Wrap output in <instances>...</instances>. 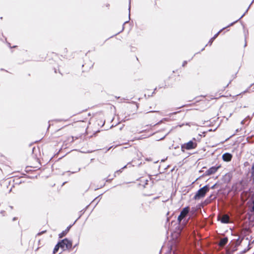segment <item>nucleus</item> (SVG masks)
Wrapping results in <instances>:
<instances>
[{
	"label": "nucleus",
	"instance_id": "f257e3e1",
	"mask_svg": "<svg viewBox=\"0 0 254 254\" xmlns=\"http://www.w3.org/2000/svg\"><path fill=\"white\" fill-rule=\"evenodd\" d=\"M190 211V208L189 206H186L182 209L180 214L177 218V221L179 225L181 224V222L183 220H184L183 223H184L185 224L188 223L189 218L187 219L186 217L188 216Z\"/></svg>",
	"mask_w": 254,
	"mask_h": 254
},
{
	"label": "nucleus",
	"instance_id": "f03ea898",
	"mask_svg": "<svg viewBox=\"0 0 254 254\" xmlns=\"http://www.w3.org/2000/svg\"><path fill=\"white\" fill-rule=\"evenodd\" d=\"M210 186L208 184L205 185L203 187L200 188L196 192L193 196V199L198 200L203 198L206 193L209 191Z\"/></svg>",
	"mask_w": 254,
	"mask_h": 254
},
{
	"label": "nucleus",
	"instance_id": "7ed1b4c3",
	"mask_svg": "<svg viewBox=\"0 0 254 254\" xmlns=\"http://www.w3.org/2000/svg\"><path fill=\"white\" fill-rule=\"evenodd\" d=\"M60 243L59 245L63 251L66 250H70L72 249V242L71 240H69L67 238H64L63 240H60L58 242Z\"/></svg>",
	"mask_w": 254,
	"mask_h": 254
},
{
	"label": "nucleus",
	"instance_id": "20e7f679",
	"mask_svg": "<svg viewBox=\"0 0 254 254\" xmlns=\"http://www.w3.org/2000/svg\"><path fill=\"white\" fill-rule=\"evenodd\" d=\"M221 165L218 166H213L210 167L207 170L205 171V172L202 174L201 176H199L198 178L196 179V180L199 179V178L203 177L204 176H210L214 174L218 170L219 168H220Z\"/></svg>",
	"mask_w": 254,
	"mask_h": 254
},
{
	"label": "nucleus",
	"instance_id": "39448f33",
	"mask_svg": "<svg viewBox=\"0 0 254 254\" xmlns=\"http://www.w3.org/2000/svg\"><path fill=\"white\" fill-rule=\"evenodd\" d=\"M193 140L195 141L196 139L193 138L192 140L183 144L182 148H186V149L188 150L195 149L197 147V144L195 142L193 141Z\"/></svg>",
	"mask_w": 254,
	"mask_h": 254
},
{
	"label": "nucleus",
	"instance_id": "423d86ee",
	"mask_svg": "<svg viewBox=\"0 0 254 254\" xmlns=\"http://www.w3.org/2000/svg\"><path fill=\"white\" fill-rule=\"evenodd\" d=\"M217 220L218 221H220V222L223 224L230 223V217L229 215L227 214H225L222 216H218Z\"/></svg>",
	"mask_w": 254,
	"mask_h": 254
},
{
	"label": "nucleus",
	"instance_id": "0eeeda50",
	"mask_svg": "<svg viewBox=\"0 0 254 254\" xmlns=\"http://www.w3.org/2000/svg\"><path fill=\"white\" fill-rule=\"evenodd\" d=\"M233 157V155L231 153L229 152H226L222 155V158L225 162H230Z\"/></svg>",
	"mask_w": 254,
	"mask_h": 254
},
{
	"label": "nucleus",
	"instance_id": "6e6552de",
	"mask_svg": "<svg viewBox=\"0 0 254 254\" xmlns=\"http://www.w3.org/2000/svg\"><path fill=\"white\" fill-rule=\"evenodd\" d=\"M229 25H228L226 27H223V28H222L221 29H220L217 33H216L214 36L213 37H212L210 40L209 41H208V43L207 44H206L205 45V47L207 46L208 45H209V46H211L213 42V41L217 37L218 35L219 34V33L224 29L226 28L227 27H228Z\"/></svg>",
	"mask_w": 254,
	"mask_h": 254
},
{
	"label": "nucleus",
	"instance_id": "1a4fd4ad",
	"mask_svg": "<svg viewBox=\"0 0 254 254\" xmlns=\"http://www.w3.org/2000/svg\"><path fill=\"white\" fill-rule=\"evenodd\" d=\"M74 224L73 223L72 224L69 225L68 226H67V228L64 231H63L60 234H59V238L61 239L64 237L69 232L72 226Z\"/></svg>",
	"mask_w": 254,
	"mask_h": 254
},
{
	"label": "nucleus",
	"instance_id": "9d476101",
	"mask_svg": "<svg viewBox=\"0 0 254 254\" xmlns=\"http://www.w3.org/2000/svg\"><path fill=\"white\" fill-rule=\"evenodd\" d=\"M254 0H253L251 2V3H250V4L249 5V7H248V8L246 9V11L244 12V13L237 20H236V21L231 23L228 26H232L234 24H235V23L237 22L238 21H239L243 16H244V15L247 13V12L248 11L251 5L252 4V3L254 2Z\"/></svg>",
	"mask_w": 254,
	"mask_h": 254
},
{
	"label": "nucleus",
	"instance_id": "9b49d317",
	"mask_svg": "<svg viewBox=\"0 0 254 254\" xmlns=\"http://www.w3.org/2000/svg\"><path fill=\"white\" fill-rule=\"evenodd\" d=\"M228 242V239L227 237H225L221 240V241L219 243V245L224 246L227 244Z\"/></svg>",
	"mask_w": 254,
	"mask_h": 254
},
{
	"label": "nucleus",
	"instance_id": "f8f14e48",
	"mask_svg": "<svg viewBox=\"0 0 254 254\" xmlns=\"http://www.w3.org/2000/svg\"><path fill=\"white\" fill-rule=\"evenodd\" d=\"M251 232V230L249 228H246L245 229V232L243 234V235L240 238L244 237V239H245V237L248 235L249 233Z\"/></svg>",
	"mask_w": 254,
	"mask_h": 254
},
{
	"label": "nucleus",
	"instance_id": "ddd939ff",
	"mask_svg": "<svg viewBox=\"0 0 254 254\" xmlns=\"http://www.w3.org/2000/svg\"><path fill=\"white\" fill-rule=\"evenodd\" d=\"M88 207V206H87L85 208L81 210L80 212H79V215L78 216V217L75 220V221L74 222L73 224H75V222H76V221L79 219L81 217V216L84 213V212H85L86 211V209L87 208V207Z\"/></svg>",
	"mask_w": 254,
	"mask_h": 254
},
{
	"label": "nucleus",
	"instance_id": "4468645a",
	"mask_svg": "<svg viewBox=\"0 0 254 254\" xmlns=\"http://www.w3.org/2000/svg\"><path fill=\"white\" fill-rule=\"evenodd\" d=\"M60 243H57L56 246H55V248H54V250H53V254H56L58 252V250H59L60 248H61V247L59 245Z\"/></svg>",
	"mask_w": 254,
	"mask_h": 254
},
{
	"label": "nucleus",
	"instance_id": "2eb2a0df",
	"mask_svg": "<svg viewBox=\"0 0 254 254\" xmlns=\"http://www.w3.org/2000/svg\"><path fill=\"white\" fill-rule=\"evenodd\" d=\"M231 177L230 174H226L224 176V181L229 182L231 181Z\"/></svg>",
	"mask_w": 254,
	"mask_h": 254
},
{
	"label": "nucleus",
	"instance_id": "dca6fc26",
	"mask_svg": "<svg viewBox=\"0 0 254 254\" xmlns=\"http://www.w3.org/2000/svg\"><path fill=\"white\" fill-rule=\"evenodd\" d=\"M244 240V237L240 238V237L237 239V243L236 247L240 246L242 243L243 240Z\"/></svg>",
	"mask_w": 254,
	"mask_h": 254
},
{
	"label": "nucleus",
	"instance_id": "f3484780",
	"mask_svg": "<svg viewBox=\"0 0 254 254\" xmlns=\"http://www.w3.org/2000/svg\"><path fill=\"white\" fill-rule=\"evenodd\" d=\"M251 249V247L250 246V243L249 244L247 248L245 249H244L242 252L241 253L242 254H244V253H246L247 252H248L249 250H250Z\"/></svg>",
	"mask_w": 254,
	"mask_h": 254
},
{
	"label": "nucleus",
	"instance_id": "a211bd4d",
	"mask_svg": "<svg viewBox=\"0 0 254 254\" xmlns=\"http://www.w3.org/2000/svg\"><path fill=\"white\" fill-rule=\"evenodd\" d=\"M140 181L141 182H144V187H145V185H147L148 184V181L147 180H144L143 179H141V180H140Z\"/></svg>",
	"mask_w": 254,
	"mask_h": 254
},
{
	"label": "nucleus",
	"instance_id": "6ab92c4d",
	"mask_svg": "<svg viewBox=\"0 0 254 254\" xmlns=\"http://www.w3.org/2000/svg\"><path fill=\"white\" fill-rule=\"evenodd\" d=\"M128 19H130V0L129 1V5H128Z\"/></svg>",
	"mask_w": 254,
	"mask_h": 254
},
{
	"label": "nucleus",
	"instance_id": "aec40b11",
	"mask_svg": "<svg viewBox=\"0 0 254 254\" xmlns=\"http://www.w3.org/2000/svg\"><path fill=\"white\" fill-rule=\"evenodd\" d=\"M128 22V21H126L125 22H124V24H123V25H124L125 24H126ZM124 30V26H123V28H122V29L121 31L118 32L117 33H116V34H115L114 35L116 36L117 35H118V34H119L120 33H121V32H122L123 30Z\"/></svg>",
	"mask_w": 254,
	"mask_h": 254
},
{
	"label": "nucleus",
	"instance_id": "412c9836",
	"mask_svg": "<svg viewBox=\"0 0 254 254\" xmlns=\"http://www.w3.org/2000/svg\"><path fill=\"white\" fill-rule=\"evenodd\" d=\"M218 186L217 183H215L213 186H212L211 187H210V189H215L217 188V187Z\"/></svg>",
	"mask_w": 254,
	"mask_h": 254
},
{
	"label": "nucleus",
	"instance_id": "4be33fe9",
	"mask_svg": "<svg viewBox=\"0 0 254 254\" xmlns=\"http://www.w3.org/2000/svg\"><path fill=\"white\" fill-rule=\"evenodd\" d=\"M80 170H81V168H78V169H77V170L76 171H72V172H70V173H71V174H74V173H76V172H78L80 171ZM67 172H70V171H67Z\"/></svg>",
	"mask_w": 254,
	"mask_h": 254
},
{
	"label": "nucleus",
	"instance_id": "5701e85b",
	"mask_svg": "<svg viewBox=\"0 0 254 254\" xmlns=\"http://www.w3.org/2000/svg\"><path fill=\"white\" fill-rule=\"evenodd\" d=\"M46 232H47V231H46V230L42 231H41V232H39V233L37 234V236H40V235H42V234H43L45 233Z\"/></svg>",
	"mask_w": 254,
	"mask_h": 254
},
{
	"label": "nucleus",
	"instance_id": "b1692460",
	"mask_svg": "<svg viewBox=\"0 0 254 254\" xmlns=\"http://www.w3.org/2000/svg\"><path fill=\"white\" fill-rule=\"evenodd\" d=\"M209 198L211 199H213L216 198V196L214 195L213 194H211L209 196Z\"/></svg>",
	"mask_w": 254,
	"mask_h": 254
},
{
	"label": "nucleus",
	"instance_id": "393cba45",
	"mask_svg": "<svg viewBox=\"0 0 254 254\" xmlns=\"http://www.w3.org/2000/svg\"><path fill=\"white\" fill-rule=\"evenodd\" d=\"M25 171H26L27 173H29V172H30V171H31V169H30V167H27L26 168Z\"/></svg>",
	"mask_w": 254,
	"mask_h": 254
},
{
	"label": "nucleus",
	"instance_id": "a878e982",
	"mask_svg": "<svg viewBox=\"0 0 254 254\" xmlns=\"http://www.w3.org/2000/svg\"><path fill=\"white\" fill-rule=\"evenodd\" d=\"M123 171V169L121 168L117 171H116V173H118V174H119L120 173H122Z\"/></svg>",
	"mask_w": 254,
	"mask_h": 254
},
{
	"label": "nucleus",
	"instance_id": "bb28decb",
	"mask_svg": "<svg viewBox=\"0 0 254 254\" xmlns=\"http://www.w3.org/2000/svg\"><path fill=\"white\" fill-rule=\"evenodd\" d=\"M251 211H252V212L254 211V200L253 201V206L252 207Z\"/></svg>",
	"mask_w": 254,
	"mask_h": 254
},
{
	"label": "nucleus",
	"instance_id": "cd10ccee",
	"mask_svg": "<svg viewBox=\"0 0 254 254\" xmlns=\"http://www.w3.org/2000/svg\"><path fill=\"white\" fill-rule=\"evenodd\" d=\"M156 90H157V88H155L154 89V91H153V92L152 93V94H151L150 95H148V96H149V97H150V96H153V95L154 94H155V91H156Z\"/></svg>",
	"mask_w": 254,
	"mask_h": 254
},
{
	"label": "nucleus",
	"instance_id": "c85d7f7f",
	"mask_svg": "<svg viewBox=\"0 0 254 254\" xmlns=\"http://www.w3.org/2000/svg\"><path fill=\"white\" fill-rule=\"evenodd\" d=\"M168 134V133H167V134L165 135H164V136H163V137H161V138H160L159 139H157V140H163V139H164L165 138V137L166 136V135H167Z\"/></svg>",
	"mask_w": 254,
	"mask_h": 254
},
{
	"label": "nucleus",
	"instance_id": "c756f323",
	"mask_svg": "<svg viewBox=\"0 0 254 254\" xmlns=\"http://www.w3.org/2000/svg\"><path fill=\"white\" fill-rule=\"evenodd\" d=\"M187 64V61H184V62H183V63L182 66H186V65Z\"/></svg>",
	"mask_w": 254,
	"mask_h": 254
},
{
	"label": "nucleus",
	"instance_id": "7c9ffc66",
	"mask_svg": "<svg viewBox=\"0 0 254 254\" xmlns=\"http://www.w3.org/2000/svg\"><path fill=\"white\" fill-rule=\"evenodd\" d=\"M245 45H244V47H246L247 46V42H246V33H245Z\"/></svg>",
	"mask_w": 254,
	"mask_h": 254
},
{
	"label": "nucleus",
	"instance_id": "2f4dec72",
	"mask_svg": "<svg viewBox=\"0 0 254 254\" xmlns=\"http://www.w3.org/2000/svg\"><path fill=\"white\" fill-rule=\"evenodd\" d=\"M246 121H247V120H251V118L249 116H248L247 117H246L245 119H244Z\"/></svg>",
	"mask_w": 254,
	"mask_h": 254
},
{
	"label": "nucleus",
	"instance_id": "473e14b6",
	"mask_svg": "<svg viewBox=\"0 0 254 254\" xmlns=\"http://www.w3.org/2000/svg\"><path fill=\"white\" fill-rule=\"evenodd\" d=\"M180 112H181L180 111H177V112H173L172 113H171L170 114L171 115H175V114H177L178 113H180Z\"/></svg>",
	"mask_w": 254,
	"mask_h": 254
},
{
	"label": "nucleus",
	"instance_id": "72a5a7b5",
	"mask_svg": "<svg viewBox=\"0 0 254 254\" xmlns=\"http://www.w3.org/2000/svg\"><path fill=\"white\" fill-rule=\"evenodd\" d=\"M113 179V178L107 179L106 181L107 182H110Z\"/></svg>",
	"mask_w": 254,
	"mask_h": 254
},
{
	"label": "nucleus",
	"instance_id": "f704fd0d",
	"mask_svg": "<svg viewBox=\"0 0 254 254\" xmlns=\"http://www.w3.org/2000/svg\"><path fill=\"white\" fill-rule=\"evenodd\" d=\"M185 150H186V148H184V147H183V148H182V145H181V150H182V151H183V152H185Z\"/></svg>",
	"mask_w": 254,
	"mask_h": 254
},
{
	"label": "nucleus",
	"instance_id": "c9c22d12",
	"mask_svg": "<svg viewBox=\"0 0 254 254\" xmlns=\"http://www.w3.org/2000/svg\"><path fill=\"white\" fill-rule=\"evenodd\" d=\"M235 135V133L233 134L232 135H231L230 137H228L227 138H226L225 139V141H227L230 138H231V137H232L233 136H234Z\"/></svg>",
	"mask_w": 254,
	"mask_h": 254
},
{
	"label": "nucleus",
	"instance_id": "e433bc0d",
	"mask_svg": "<svg viewBox=\"0 0 254 254\" xmlns=\"http://www.w3.org/2000/svg\"><path fill=\"white\" fill-rule=\"evenodd\" d=\"M246 121L245 119H244L243 120H242V121H241V124H242V125H243V124H245V122Z\"/></svg>",
	"mask_w": 254,
	"mask_h": 254
},
{
	"label": "nucleus",
	"instance_id": "4c0bfd02",
	"mask_svg": "<svg viewBox=\"0 0 254 254\" xmlns=\"http://www.w3.org/2000/svg\"><path fill=\"white\" fill-rule=\"evenodd\" d=\"M128 120H129V119L127 117H125L124 119V121H127Z\"/></svg>",
	"mask_w": 254,
	"mask_h": 254
},
{
	"label": "nucleus",
	"instance_id": "58836bf2",
	"mask_svg": "<svg viewBox=\"0 0 254 254\" xmlns=\"http://www.w3.org/2000/svg\"><path fill=\"white\" fill-rule=\"evenodd\" d=\"M207 132V131H203L202 134H203V137L205 136V134Z\"/></svg>",
	"mask_w": 254,
	"mask_h": 254
},
{
	"label": "nucleus",
	"instance_id": "ea45409f",
	"mask_svg": "<svg viewBox=\"0 0 254 254\" xmlns=\"http://www.w3.org/2000/svg\"><path fill=\"white\" fill-rule=\"evenodd\" d=\"M102 194H101L100 195H99V196H98L97 197H96V198L94 199V200H95L96 199H97L100 196H101Z\"/></svg>",
	"mask_w": 254,
	"mask_h": 254
},
{
	"label": "nucleus",
	"instance_id": "a19ab883",
	"mask_svg": "<svg viewBox=\"0 0 254 254\" xmlns=\"http://www.w3.org/2000/svg\"><path fill=\"white\" fill-rule=\"evenodd\" d=\"M240 129H241V128H240V129H239V128L237 129L236 130V132H239V130H240Z\"/></svg>",
	"mask_w": 254,
	"mask_h": 254
},
{
	"label": "nucleus",
	"instance_id": "79ce46f5",
	"mask_svg": "<svg viewBox=\"0 0 254 254\" xmlns=\"http://www.w3.org/2000/svg\"><path fill=\"white\" fill-rule=\"evenodd\" d=\"M127 165L124 166L122 168V169L123 170L124 169L127 168Z\"/></svg>",
	"mask_w": 254,
	"mask_h": 254
},
{
	"label": "nucleus",
	"instance_id": "37998d69",
	"mask_svg": "<svg viewBox=\"0 0 254 254\" xmlns=\"http://www.w3.org/2000/svg\"><path fill=\"white\" fill-rule=\"evenodd\" d=\"M117 174H118V173H116V172H115L114 174V177H116V176H117Z\"/></svg>",
	"mask_w": 254,
	"mask_h": 254
},
{
	"label": "nucleus",
	"instance_id": "c03bdc74",
	"mask_svg": "<svg viewBox=\"0 0 254 254\" xmlns=\"http://www.w3.org/2000/svg\"><path fill=\"white\" fill-rule=\"evenodd\" d=\"M237 72H237L236 73V74H235L234 75H233V79H234V78H236V74L237 73Z\"/></svg>",
	"mask_w": 254,
	"mask_h": 254
},
{
	"label": "nucleus",
	"instance_id": "a18cd8bd",
	"mask_svg": "<svg viewBox=\"0 0 254 254\" xmlns=\"http://www.w3.org/2000/svg\"><path fill=\"white\" fill-rule=\"evenodd\" d=\"M67 183V182H64V183H63V184H62V186H64L65 183Z\"/></svg>",
	"mask_w": 254,
	"mask_h": 254
},
{
	"label": "nucleus",
	"instance_id": "49530a36",
	"mask_svg": "<svg viewBox=\"0 0 254 254\" xmlns=\"http://www.w3.org/2000/svg\"><path fill=\"white\" fill-rule=\"evenodd\" d=\"M77 245H78V244H75V245L73 246V248H75V247L77 246Z\"/></svg>",
	"mask_w": 254,
	"mask_h": 254
},
{
	"label": "nucleus",
	"instance_id": "de8ad7c7",
	"mask_svg": "<svg viewBox=\"0 0 254 254\" xmlns=\"http://www.w3.org/2000/svg\"><path fill=\"white\" fill-rule=\"evenodd\" d=\"M232 80H231L230 81H229V83L227 85L226 87H227L229 85V83H230L231 82Z\"/></svg>",
	"mask_w": 254,
	"mask_h": 254
},
{
	"label": "nucleus",
	"instance_id": "09e8293b",
	"mask_svg": "<svg viewBox=\"0 0 254 254\" xmlns=\"http://www.w3.org/2000/svg\"><path fill=\"white\" fill-rule=\"evenodd\" d=\"M16 219H17V218H16V217H14V218H13V221L15 220Z\"/></svg>",
	"mask_w": 254,
	"mask_h": 254
},
{
	"label": "nucleus",
	"instance_id": "8fccbe9b",
	"mask_svg": "<svg viewBox=\"0 0 254 254\" xmlns=\"http://www.w3.org/2000/svg\"><path fill=\"white\" fill-rule=\"evenodd\" d=\"M184 125V124H182V125H179V126H180V127H183Z\"/></svg>",
	"mask_w": 254,
	"mask_h": 254
},
{
	"label": "nucleus",
	"instance_id": "3c124183",
	"mask_svg": "<svg viewBox=\"0 0 254 254\" xmlns=\"http://www.w3.org/2000/svg\"><path fill=\"white\" fill-rule=\"evenodd\" d=\"M184 106H184V105H183V106H181V107H180L178 108V109L181 108L183 107Z\"/></svg>",
	"mask_w": 254,
	"mask_h": 254
},
{
	"label": "nucleus",
	"instance_id": "603ef678",
	"mask_svg": "<svg viewBox=\"0 0 254 254\" xmlns=\"http://www.w3.org/2000/svg\"><path fill=\"white\" fill-rule=\"evenodd\" d=\"M9 207H10V209H13V206H9Z\"/></svg>",
	"mask_w": 254,
	"mask_h": 254
},
{
	"label": "nucleus",
	"instance_id": "864d4df0",
	"mask_svg": "<svg viewBox=\"0 0 254 254\" xmlns=\"http://www.w3.org/2000/svg\"><path fill=\"white\" fill-rule=\"evenodd\" d=\"M35 147H34L33 148H32V152H34V150L35 149Z\"/></svg>",
	"mask_w": 254,
	"mask_h": 254
},
{
	"label": "nucleus",
	"instance_id": "5fc2aeb1",
	"mask_svg": "<svg viewBox=\"0 0 254 254\" xmlns=\"http://www.w3.org/2000/svg\"><path fill=\"white\" fill-rule=\"evenodd\" d=\"M112 148V146L109 147L108 149H107V151L109 150L111 148Z\"/></svg>",
	"mask_w": 254,
	"mask_h": 254
},
{
	"label": "nucleus",
	"instance_id": "6e6d98bb",
	"mask_svg": "<svg viewBox=\"0 0 254 254\" xmlns=\"http://www.w3.org/2000/svg\"><path fill=\"white\" fill-rule=\"evenodd\" d=\"M9 47H10V48H15V47H16V46H14L13 47H10V46H9Z\"/></svg>",
	"mask_w": 254,
	"mask_h": 254
},
{
	"label": "nucleus",
	"instance_id": "4d7b16f0",
	"mask_svg": "<svg viewBox=\"0 0 254 254\" xmlns=\"http://www.w3.org/2000/svg\"><path fill=\"white\" fill-rule=\"evenodd\" d=\"M55 73H57V70H56V68H55Z\"/></svg>",
	"mask_w": 254,
	"mask_h": 254
},
{
	"label": "nucleus",
	"instance_id": "13d9d810",
	"mask_svg": "<svg viewBox=\"0 0 254 254\" xmlns=\"http://www.w3.org/2000/svg\"><path fill=\"white\" fill-rule=\"evenodd\" d=\"M246 239L247 240H249V239L248 237H247V238H246Z\"/></svg>",
	"mask_w": 254,
	"mask_h": 254
},
{
	"label": "nucleus",
	"instance_id": "bf43d9fd",
	"mask_svg": "<svg viewBox=\"0 0 254 254\" xmlns=\"http://www.w3.org/2000/svg\"><path fill=\"white\" fill-rule=\"evenodd\" d=\"M204 50V48H202V49H201V51H203Z\"/></svg>",
	"mask_w": 254,
	"mask_h": 254
},
{
	"label": "nucleus",
	"instance_id": "052dcab7",
	"mask_svg": "<svg viewBox=\"0 0 254 254\" xmlns=\"http://www.w3.org/2000/svg\"><path fill=\"white\" fill-rule=\"evenodd\" d=\"M208 131H212V129H209Z\"/></svg>",
	"mask_w": 254,
	"mask_h": 254
},
{
	"label": "nucleus",
	"instance_id": "680f3d73",
	"mask_svg": "<svg viewBox=\"0 0 254 254\" xmlns=\"http://www.w3.org/2000/svg\"><path fill=\"white\" fill-rule=\"evenodd\" d=\"M162 87H163L162 86H159V88H162Z\"/></svg>",
	"mask_w": 254,
	"mask_h": 254
},
{
	"label": "nucleus",
	"instance_id": "e2e57ef3",
	"mask_svg": "<svg viewBox=\"0 0 254 254\" xmlns=\"http://www.w3.org/2000/svg\"><path fill=\"white\" fill-rule=\"evenodd\" d=\"M198 136H200L201 137V134H198Z\"/></svg>",
	"mask_w": 254,
	"mask_h": 254
},
{
	"label": "nucleus",
	"instance_id": "0e129e2a",
	"mask_svg": "<svg viewBox=\"0 0 254 254\" xmlns=\"http://www.w3.org/2000/svg\"><path fill=\"white\" fill-rule=\"evenodd\" d=\"M146 160L148 161V160H149V159L146 158Z\"/></svg>",
	"mask_w": 254,
	"mask_h": 254
},
{
	"label": "nucleus",
	"instance_id": "69168bd1",
	"mask_svg": "<svg viewBox=\"0 0 254 254\" xmlns=\"http://www.w3.org/2000/svg\"><path fill=\"white\" fill-rule=\"evenodd\" d=\"M85 65H86V64H82V66H84Z\"/></svg>",
	"mask_w": 254,
	"mask_h": 254
},
{
	"label": "nucleus",
	"instance_id": "338daca9",
	"mask_svg": "<svg viewBox=\"0 0 254 254\" xmlns=\"http://www.w3.org/2000/svg\"><path fill=\"white\" fill-rule=\"evenodd\" d=\"M169 218H167V221H169Z\"/></svg>",
	"mask_w": 254,
	"mask_h": 254
},
{
	"label": "nucleus",
	"instance_id": "774afa93",
	"mask_svg": "<svg viewBox=\"0 0 254 254\" xmlns=\"http://www.w3.org/2000/svg\"><path fill=\"white\" fill-rule=\"evenodd\" d=\"M164 88H166V84L165 85V86H164Z\"/></svg>",
	"mask_w": 254,
	"mask_h": 254
}]
</instances>
